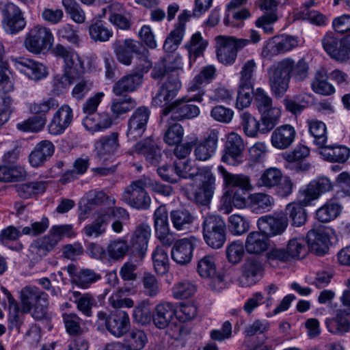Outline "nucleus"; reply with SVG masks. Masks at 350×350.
<instances>
[{
    "instance_id": "79ce46f5",
    "label": "nucleus",
    "mask_w": 350,
    "mask_h": 350,
    "mask_svg": "<svg viewBox=\"0 0 350 350\" xmlns=\"http://www.w3.org/2000/svg\"><path fill=\"white\" fill-rule=\"evenodd\" d=\"M240 124L245 135L250 137H255L258 133H267L264 132L263 122L260 126V121L248 112H243L240 115Z\"/></svg>"
},
{
    "instance_id": "3c124183",
    "label": "nucleus",
    "mask_w": 350,
    "mask_h": 350,
    "mask_svg": "<svg viewBox=\"0 0 350 350\" xmlns=\"http://www.w3.org/2000/svg\"><path fill=\"white\" fill-rule=\"evenodd\" d=\"M137 103L135 100L127 94L122 97L113 98L111 103V111L116 118L134 109Z\"/></svg>"
},
{
    "instance_id": "423d86ee",
    "label": "nucleus",
    "mask_w": 350,
    "mask_h": 350,
    "mask_svg": "<svg viewBox=\"0 0 350 350\" xmlns=\"http://www.w3.org/2000/svg\"><path fill=\"white\" fill-rule=\"evenodd\" d=\"M96 317V323L101 326L105 325L107 330L117 338L124 336L130 327L129 316L124 310H117L109 314L104 311H99Z\"/></svg>"
},
{
    "instance_id": "0eeeda50",
    "label": "nucleus",
    "mask_w": 350,
    "mask_h": 350,
    "mask_svg": "<svg viewBox=\"0 0 350 350\" xmlns=\"http://www.w3.org/2000/svg\"><path fill=\"white\" fill-rule=\"evenodd\" d=\"M307 254V242L303 237L291 239L286 248L272 247L267 253L269 260H278L286 262L299 259Z\"/></svg>"
},
{
    "instance_id": "2f4dec72",
    "label": "nucleus",
    "mask_w": 350,
    "mask_h": 350,
    "mask_svg": "<svg viewBox=\"0 0 350 350\" xmlns=\"http://www.w3.org/2000/svg\"><path fill=\"white\" fill-rule=\"evenodd\" d=\"M142 83V76L137 72L130 73L122 77L112 88V92L116 96L135 91Z\"/></svg>"
},
{
    "instance_id": "aec40b11",
    "label": "nucleus",
    "mask_w": 350,
    "mask_h": 350,
    "mask_svg": "<svg viewBox=\"0 0 350 350\" xmlns=\"http://www.w3.org/2000/svg\"><path fill=\"white\" fill-rule=\"evenodd\" d=\"M198 242L199 239L193 236L176 241L171 250L172 260L181 265L188 264L191 260L193 251Z\"/></svg>"
},
{
    "instance_id": "4be33fe9",
    "label": "nucleus",
    "mask_w": 350,
    "mask_h": 350,
    "mask_svg": "<svg viewBox=\"0 0 350 350\" xmlns=\"http://www.w3.org/2000/svg\"><path fill=\"white\" fill-rule=\"evenodd\" d=\"M202 185L194 194L195 201L201 205L208 204L215 188V177L208 167H203L200 172Z\"/></svg>"
},
{
    "instance_id": "de8ad7c7",
    "label": "nucleus",
    "mask_w": 350,
    "mask_h": 350,
    "mask_svg": "<svg viewBox=\"0 0 350 350\" xmlns=\"http://www.w3.org/2000/svg\"><path fill=\"white\" fill-rule=\"evenodd\" d=\"M148 342L146 333L138 329H133L124 339L125 350H142Z\"/></svg>"
},
{
    "instance_id": "5701e85b",
    "label": "nucleus",
    "mask_w": 350,
    "mask_h": 350,
    "mask_svg": "<svg viewBox=\"0 0 350 350\" xmlns=\"http://www.w3.org/2000/svg\"><path fill=\"white\" fill-rule=\"evenodd\" d=\"M73 111L68 105H62L53 114L48 124V131L53 135L64 133L73 120Z\"/></svg>"
},
{
    "instance_id": "a878e982",
    "label": "nucleus",
    "mask_w": 350,
    "mask_h": 350,
    "mask_svg": "<svg viewBox=\"0 0 350 350\" xmlns=\"http://www.w3.org/2000/svg\"><path fill=\"white\" fill-rule=\"evenodd\" d=\"M119 146L118 133L102 137L94 144L97 159L102 162L107 161V157L114 154Z\"/></svg>"
},
{
    "instance_id": "69168bd1",
    "label": "nucleus",
    "mask_w": 350,
    "mask_h": 350,
    "mask_svg": "<svg viewBox=\"0 0 350 350\" xmlns=\"http://www.w3.org/2000/svg\"><path fill=\"white\" fill-rule=\"evenodd\" d=\"M154 268L159 275H164L169 270V258L166 252L157 247L152 254Z\"/></svg>"
},
{
    "instance_id": "473e14b6",
    "label": "nucleus",
    "mask_w": 350,
    "mask_h": 350,
    "mask_svg": "<svg viewBox=\"0 0 350 350\" xmlns=\"http://www.w3.org/2000/svg\"><path fill=\"white\" fill-rule=\"evenodd\" d=\"M55 146L49 140H43L38 143L29 156V161L34 167L42 165L53 154Z\"/></svg>"
},
{
    "instance_id": "6ab92c4d",
    "label": "nucleus",
    "mask_w": 350,
    "mask_h": 350,
    "mask_svg": "<svg viewBox=\"0 0 350 350\" xmlns=\"http://www.w3.org/2000/svg\"><path fill=\"white\" fill-rule=\"evenodd\" d=\"M154 225L158 239L163 245L170 246L174 242L175 238L170 231L168 214L165 206H160L155 210Z\"/></svg>"
},
{
    "instance_id": "a211bd4d",
    "label": "nucleus",
    "mask_w": 350,
    "mask_h": 350,
    "mask_svg": "<svg viewBox=\"0 0 350 350\" xmlns=\"http://www.w3.org/2000/svg\"><path fill=\"white\" fill-rule=\"evenodd\" d=\"M321 43L326 53L335 61L344 63L348 61L344 38H338L334 33L327 32L322 38Z\"/></svg>"
},
{
    "instance_id": "13d9d810",
    "label": "nucleus",
    "mask_w": 350,
    "mask_h": 350,
    "mask_svg": "<svg viewBox=\"0 0 350 350\" xmlns=\"http://www.w3.org/2000/svg\"><path fill=\"white\" fill-rule=\"evenodd\" d=\"M101 279V275L93 269H83L75 277V284L82 288H88Z\"/></svg>"
},
{
    "instance_id": "4d7b16f0",
    "label": "nucleus",
    "mask_w": 350,
    "mask_h": 350,
    "mask_svg": "<svg viewBox=\"0 0 350 350\" xmlns=\"http://www.w3.org/2000/svg\"><path fill=\"white\" fill-rule=\"evenodd\" d=\"M62 320L66 332L71 336L81 335L83 333V320L75 313H63Z\"/></svg>"
},
{
    "instance_id": "c9c22d12",
    "label": "nucleus",
    "mask_w": 350,
    "mask_h": 350,
    "mask_svg": "<svg viewBox=\"0 0 350 350\" xmlns=\"http://www.w3.org/2000/svg\"><path fill=\"white\" fill-rule=\"evenodd\" d=\"M267 237L261 231H253L247 236L245 247L249 254H260L268 247Z\"/></svg>"
},
{
    "instance_id": "8fccbe9b",
    "label": "nucleus",
    "mask_w": 350,
    "mask_h": 350,
    "mask_svg": "<svg viewBox=\"0 0 350 350\" xmlns=\"http://www.w3.org/2000/svg\"><path fill=\"white\" fill-rule=\"evenodd\" d=\"M257 64L254 59L246 61L240 71L239 83L242 87L253 88L256 81Z\"/></svg>"
},
{
    "instance_id": "f3484780",
    "label": "nucleus",
    "mask_w": 350,
    "mask_h": 350,
    "mask_svg": "<svg viewBox=\"0 0 350 350\" xmlns=\"http://www.w3.org/2000/svg\"><path fill=\"white\" fill-rule=\"evenodd\" d=\"M244 148L245 144L241 136L236 133H230L227 137L221 161L230 165H238L243 161Z\"/></svg>"
},
{
    "instance_id": "2eb2a0df",
    "label": "nucleus",
    "mask_w": 350,
    "mask_h": 350,
    "mask_svg": "<svg viewBox=\"0 0 350 350\" xmlns=\"http://www.w3.org/2000/svg\"><path fill=\"white\" fill-rule=\"evenodd\" d=\"M150 111L146 107H139L134 111L128 120L126 136L130 141L140 138L146 130Z\"/></svg>"
},
{
    "instance_id": "338daca9",
    "label": "nucleus",
    "mask_w": 350,
    "mask_h": 350,
    "mask_svg": "<svg viewBox=\"0 0 350 350\" xmlns=\"http://www.w3.org/2000/svg\"><path fill=\"white\" fill-rule=\"evenodd\" d=\"M142 292L150 297L157 296L161 291V286L157 278L150 273H145L142 279Z\"/></svg>"
},
{
    "instance_id": "20e7f679",
    "label": "nucleus",
    "mask_w": 350,
    "mask_h": 350,
    "mask_svg": "<svg viewBox=\"0 0 350 350\" xmlns=\"http://www.w3.org/2000/svg\"><path fill=\"white\" fill-rule=\"evenodd\" d=\"M150 184L148 177H142L131 182L122 195L123 200L133 208L147 210L151 204V198L146 189Z\"/></svg>"
},
{
    "instance_id": "c03bdc74",
    "label": "nucleus",
    "mask_w": 350,
    "mask_h": 350,
    "mask_svg": "<svg viewBox=\"0 0 350 350\" xmlns=\"http://www.w3.org/2000/svg\"><path fill=\"white\" fill-rule=\"evenodd\" d=\"M248 199L253 211L257 213L269 211L274 204V199L271 196L264 193L251 194Z\"/></svg>"
},
{
    "instance_id": "c756f323",
    "label": "nucleus",
    "mask_w": 350,
    "mask_h": 350,
    "mask_svg": "<svg viewBox=\"0 0 350 350\" xmlns=\"http://www.w3.org/2000/svg\"><path fill=\"white\" fill-rule=\"evenodd\" d=\"M342 206L338 198L328 199L315 213L316 219L322 223H328L336 219L341 213Z\"/></svg>"
},
{
    "instance_id": "6e6552de",
    "label": "nucleus",
    "mask_w": 350,
    "mask_h": 350,
    "mask_svg": "<svg viewBox=\"0 0 350 350\" xmlns=\"http://www.w3.org/2000/svg\"><path fill=\"white\" fill-rule=\"evenodd\" d=\"M2 19L1 25L4 31L14 35L23 31L27 25L24 12L12 2H6L0 8Z\"/></svg>"
},
{
    "instance_id": "e433bc0d",
    "label": "nucleus",
    "mask_w": 350,
    "mask_h": 350,
    "mask_svg": "<svg viewBox=\"0 0 350 350\" xmlns=\"http://www.w3.org/2000/svg\"><path fill=\"white\" fill-rule=\"evenodd\" d=\"M170 218L173 226L179 231H189L196 219L194 215L185 208L171 211Z\"/></svg>"
},
{
    "instance_id": "f257e3e1",
    "label": "nucleus",
    "mask_w": 350,
    "mask_h": 350,
    "mask_svg": "<svg viewBox=\"0 0 350 350\" xmlns=\"http://www.w3.org/2000/svg\"><path fill=\"white\" fill-rule=\"evenodd\" d=\"M21 310L24 313L31 312L36 320L46 317L49 300L48 295L34 286L24 287L20 295Z\"/></svg>"
},
{
    "instance_id": "9b49d317",
    "label": "nucleus",
    "mask_w": 350,
    "mask_h": 350,
    "mask_svg": "<svg viewBox=\"0 0 350 350\" xmlns=\"http://www.w3.org/2000/svg\"><path fill=\"white\" fill-rule=\"evenodd\" d=\"M290 75L282 60L274 63L268 69V82L272 94L282 98L289 88Z\"/></svg>"
},
{
    "instance_id": "b1692460",
    "label": "nucleus",
    "mask_w": 350,
    "mask_h": 350,
    "mask_svg": "<svg viewBox=\"0 0 350 350\" xmlns=\"http://www.w3.org/2000/svg\"><path fill=\"white\" fill-rule=\"evenodd\" d=\"M135 151L145 157L146 162L153 166H157L162 154L157 143L151 138H147L137 142L135 146Z\"/></svg>"
},
{
    "instance_id": "864d4df0",
    "label": "nucleus",
    "mask_w": 350,
    "mask_h": 350,
    "mask_svg": "<svg viewBox=\"0 0 350 350\" xmlns=\"http://www.w3.org/2000/svg\"><path fill=\"white\" fill-rule=\"evenodd\" d=\"M310 134L314 137V143L319 148H324L327 141L325 124L317 120L307 122Z\"/></svg>"
},
{
    "instance_id": "cd10ccee",
    "label": "nucleus",
    "mask_w": 350,
    "mask_h": 350,
    "mask_svg": "<svg viewBox=\"0 0 350 350\" xmlns=\"http://www.w3.org/2000/svg\"><path fill=\"white\" fill-rule=\"evenodd\" d=\"M288 225L287 220L282 217H274L271 215H265L260 217L257 226L260 231L267 237H272L282 234Z\"/></svg>"
},
{
    "instance_id": "393cba45",
    "label": "nucleus",
    "mask_w": 350,
    "mask_h": 350,
    "mask_svg": "<svg viewBox=\"0 0 350 350\" xmlns=\"http://www.w3.org/2000/svg\"><path fill=\"white\" fill-rule=\"evenodd\" d=\"M296 131L290 124H284L276 128L271 135V145L278 150L289 148L295 139Z\"/></svg>"
},
{
    "instance_id": "7ed1b4c3",
    "label": "nucleus",
    "mask_w": 350,
    "mask_h": 350,
    "mask_svg": "<svg viewBox=\"0 0 350 350\" xmlns=\"http://www.w3.org/2000/svg\"><path fill=\"white\" fill-rule=\"evenodd\" d=\"M254 103L259 113L260 120L263 122L264 132H270L278 124L281 111L276 107H273L272 98L260 88L254 92Z\"/></svg>"
},
{
    "instance_id": "680f3d73",
    "label": "nucleus",
    "mask_w": 350,
    "mask_h": 350,
    "mask_svg": "<svg viewBox=\"0 0 350 350\" xmlns=\"http://www.w3.org/2000/svg\"><path fill=\"white\" fill-rule=\"evenodd\" d=\"M62 4L74 22L82 24L85 21V13L76 0H62Z\"/></svg>"
},
{
    "instance_id": "ddd939ff",
    "label": "nucleus",
    "mask_w": 350,
    "mask_h": 350,
    "mask_svg": "<svg viewBox=\"0 0 350 350\" xmlns=\"http://www.w3.org/2000/svg\"><path fill=\"white\" fill-rule=\"evenodd\" d=\"M74 236L72 225H57L52 226L48 233L35 241L49 254L55 250L59 242L64 237Z\"/></svg>"
},
{
    "instance_id": "37998d69",
    "label": "nucleus",
    "mask_w": 350,
    "mask_h": 350,
    "mask_svg": "<svg viewBox=\"0 0 350 350\" xmlns=\"http://www.w3.org/2000/svg\"><path fill=\"white\" fill-rule=\"evenodd\" d=\"M321 154L324 159L330 162L344 163L350 156V150L343 146H329L325 145L321 148Z\"/></svg>"
},
{
    "instance_id": "dca6fc26",
    "label": "nucleus",
    "mask_w": 350,
    "mask_h": 350,
    "mask_svg": "<svg viewBox=\"0 0 350 350\" xmlns=\"http://www.w3.org/2000/svg\"><path fill=\"white\" fill-rule=\"evenodd\" d=\"M219 137V133L217 129H211L203 139H198L193 146L195 159L200 161H206L211 159L217 149Z\"/></svg>"
},
{
    "instance_id": "f8f14e48",
    "label": "nucleus",
    "mask_w": 350,
    "mask_h": 350,
    "mask_svg": "<svg viewBox=\"0 0 350 350\" xmlns=\"http://www.w3.org/2000/svg\"><path fill=\"white\" fill-rule=\"evenodd\" d=\"M193 100L191 97L185 96L177 99L162 109L161 113L167 116L171 113V118L174 120L181 121L192 119L198 117L200 113V108L191 103Z\"/></svg>"
},
{
    "instance_id": "412c9836",
    "label": "nucleus",
    "mask_w": 350,
    "mask_h": 350,
    "mask_svg": "<svg viewBox=\"0 0 350 350\" xmlns=\"http://www.w3.org/2000/svg\"><path fill=\"white\" fill-rule=\"evenodd\" d=\"M113 52L118 61L126 66L131 65L133 54H138L142 44L137 40L131 38L116 40L112 45Z\"/></svg>"
},
{
    "instance_id": "4468645a",
    "label": "nucleus",
    "mask_w": 350,
    "mask_h": 350,
    "mask_svg": "<svg viewBox=\"0 0 350 350\" xmlns=\"http://www.w3.org/2000/svg\"><path fill=\"white\" fill-rule=\"evenodd\" d=\"M10 62L19 72L29 79L39 81L48 75L46 67L42 63L23 57H11Z\"/></svg>"
},
{
    "instance_id": "72a5a7b5",
    "label": "nucleus",
    "mask_w": 350,
    "mask_h": 350,
    "mask_svg": "<svg viewBox=\"0 0 350 350\" xmlns=\"http://www.w3.org/2000/svg\"><path fill=\"white\" fill-rule=\"evenodd\" d=\"M290 77L295 81H303L309 74V64L305 59L301 58L295 62L291 58H284L282 59Z\"/></svg>"
},
{
    "instance_id": "4c0bfd02",
    "label": "nucleus",
    "mask_w": 350,
    "mask_h": 350,
    "mask_svg": "<svg viewBox=\"0 0 350 350\" xmlns=\"http://www.w3.org/2000/svg\"><path fill=\"white\" fill-rule=\"evenodd\" d=\"M109 219L110 215L108 211H98L95 220L92 224L86 225L83 228L84 234L89 237H99L105 232Z\"/></svg>"
},
{
    "instance_id": "ea45409f",
    "label": "nucleus",
    "mask_w": 350,
    "mask_h": 350,
    "mask_svg": "<svg viewBox=\"0 0 350 350\" xmlns=\"http://www.w3.org/2000/svg\"><path fill=\"white\" fill-rule=\"evenodd\" d=\"M218 172L221 175L224 184L229 187H238L239 189H250L251 185L248 176L243 174H234L228 172L224 166L217 167Z\"/></svg>"
},
{
    "instance_id": "a18cd8bd",
    "label": "nucleus",
    "mask_w": 350,
    "mask_h": 350,
    "mask_svg": "<svg viewBox=\"0 0 350 350\" xmlns=\"http://www.w3.org/2000/svg\"><path fill=\"white\" fill-rule=\"evenodd\" d=\"M109 21L113 25L123 30L129 29L131 25L130 18L126 14L124 8L118 3L111 5Z\"/></svg>"
},
{
    "instance_id": "7c9ffc66",
    "label": "nucleus",
    "mask_w": 350,
    "mask_h": 350,
    "mask_svg": "<svg viewBox=\"0 0 350 350\" xmlns=\"http://www.w3.org/2000/svg\"><path fill=\"white\" fill-rule=\"evenodd\" d=\"M150 236V226L147 224H139L136 228L131 239L132 248L139 253V255L144 256L148 249Z\"/></svg>"
},
{
    "instance_id": "e2e57ef3",
    "label": "nucleus",
    "mask_w": 350,
    "mask_h": 350,
    "mask_svg": "<svg viewBox=\"0 0 350 350\" xmlns=\"http://www.w3.org/2000/svg\"><path fill=\"white\" fill-rule=\"evenodd\" d=\"M304 206L299 202H293L287 205L286 214L291 219L293 226H301L306 221L307 214Z\"/></svg>"
},
{
    "instance_id": "39448f33",
    "label": "nucleus",
    "mask_w": 350,
    "mask_h": 350,
    "mask_svg": "<svg viewBox=\"0 0 350 350\" xmlns=\"http://www.w3.org/2000/svg\"><path fill=\"white\" fill-rule=\"evenodd\" d=\"M215 40L217 58L226 66L232 65L236 61L238 51L250 42L249 40L225 36H217Z\"/></svg>"
},
{
    "instance_id": "f704fd0d",
    "label": "nucleus",
    "mask_w": 350,
    "mask_h": 350,
    "mask_svg": "<svg viewBox=\"0 0 350 350\" xmlns=\"http://www.w3.org/2000/svg\"><path fill=\"white\" fill-rule=\"evenodd\" d=\"M328 73L324 68L317 70L311 82L312 91L323 96H330L334 94L335 88L328 81Z\"/></svg>"
},
{
    "instance_id": "603ef678",
    "label": "nucleus",
    "mask_w": 350,
    "mask_h": 350,
    "mask_svg": "<svg viewBox=\"0 0 350 350\" xmlns=\"http://www.w3.org/2000/svg\"><path fill=\"white\" fill-rule=\"evenodd\" d=\"M282 179V172L276 167H269L265 170L256 182L258 187L271 189L278 186Z\"/></svg>"
},
{
    "instance_id": "0e129e2a",
    "label": "nucleus",
    "mask_w": 350,
    "mask_h": 350,
    "mask_svg": "<svg viewBox=\"0 0 350 350\" xmlns=\"http://www.w3.org/2000/svg\"><path fill=\"white\" fill-rule=\"evenodd\" d=\"M326 325L329 332L334 334L342 335L350 331L349 320L338 314L335 318L327 319Z\"/></svg>"
},
{
    "instance_id": "6e6d98bb",
    "label": "nucleus",
    "mask_w": 350,
    "mask_h": 350,
    "mask_svg": "<svg viewBox=\"0 0 350 350\" xmlns=\"http://www.w3.org/2000/svg\"><path fill=\"white\" fill-rule=\"evenodd\" d=\"M129 249L127 241L118 238L109 241L107 246V253L111 259L118 260L124 258Z\"/></svg>"
},
{
    "instance_id": "774afa93",
    "label": "nucleus",
    "mask_w": 350,
    "mask_h": 350,
    "mask_svg": "<svg viewBox=\"0 0 350 350\" xmlns=\"http://www.w3.org/2000/svg\"><path fill=\"white\" fill-rule=\"evenodd\" d=\"M197 271L202 278H213L216 274V265L214 257L211 255L202 257L198 262Z\"/></svg>"
},
{
    "instance_id": "a19ab883",
    "label": "nucleus",
    "mask_w": 350,
    "mask_h": 350,
    "mask_svg": "<svg viewBox=\"0 0 350 350\" xmlns=\"http://www.w3.org/2000/svg\"><path fill=\"white\" fill-rule=\"evenodd\" d=\"M208 46V41L204 40L200 32L193 33L186 44L185 48L189 52L190 64L195 62L197 57L203 55Z\"/></svg>"
},
{
    "instance_id": "f03ea898",
    "label": "nucleus",
    "mask_w": 350,
    "mask_h": 350,
    "mask_svg": "<svg viewBox=\"0 0 350 350\" xmlns=\"http://www.w3.org/2000/svg\"><path fill=\"white\" fill-rule=\"evenodd\" d=\"M202 234L205 243L213 249L221 248L226 241V226L224 219L218 215L204 217Z\"/></svg>"
},
{
    "instance_id": "052dcab7",
    "label": "nucleus",
    "mask_w": 350,
    "mask_h": 350,
    "mask_svg": "<svg viewBox=\"0 0 350 350\" xmlns=\"http://www.w3.org/2000/svg\"><path fill=\"white\" fill-rule=\"evenodd\" d=\"M56 36L59 41H67L75 46L79 47L81 39L78 34V30L70 24H65L59 27Z\"/></svg>"
},
{
    "instance_id": "bf43d9fd",
    "label": "nucleus",
    "mask_w": 350,
    "mask_h": 350,
    "mask_svg": "<svg viewBox=\"0 0 350 350\" xmlns=\"http://www.w3.org/2000/svg\"><path fill=\"white\" fill-rule=\"evenodd\" d=\"M46 123V117L34 116L17 123L16 127L23 132L38 133L44 128Z\"/></svg>"
},
{
    "instance_id": "c85d7f7f",
    "label": "nucleus",
    "mask_w": 350,
    "mask_h": 350,
    "mask_svg": "<svg viewBox=\"0 0 350 350\" xmlns=\"http://www.w3.org/2000/svg\"><path fill=\"white\" fill-rule=\"evenodd\" d=\"M176 306L170 302H162L157 304L152 312V321L159 329L165 328L176 314Z\"/></svg>"
},
{
    "instance_id": "bb28decb",
    "label": "nucleus",
    "mask_w": 350,
    "mask_h": 350,
    "mask_svg": "<svg viewBox=\"0 0 350 350\" xmlns=\"http://www.w3.org/2000/svg\"><path fill=\"white\" fill-rule=\"evenodd\" d=\"M326 230L325 227L319 225V229H312L307 234V244L319 256L325 254L328 250L329 237Z\"/></svg>"
},
{
    "instance_id": "09e8293b",
    "label": "nucleus",
    "mask_w": 350,
    "mask_h": 350,
    "mask_svg": "<svg viewBox=\"0 0 350 350\" xmlns=\"http://www.w3.org/2000/svg\"><path fill=\"white\" fill-rule=\"evenodd\" d=\"M58 106L59 102L56 98L49 97L38 102L29 103L28 110L31 114L46 117L51 110L57 108Z\"/></svg>"
},
{
    "instance_id": "49530a36",
    "label": "nucleus",
    "mask_w": 350,
    "mask_h": 350,
    "mask_svg": "<svg viewBox=\"0 0 350 350\" xmlns=\"http://www.w3.org/2000/svg\"><path fill=\"white\" fill-rule=\"evenodd\" d=\"M89 34L95 42H104L113 36V31L109 29L106 23L101 20H96L89 27Z\"/></svg>"
},
{
    "instance_id": "9d476101",
    "label": "nucleus",
    "mask_w": 350,
    "mask_h": 350,
    "mask_svg": "<svg viewBox=\"0 0 350 350\" xmlns=\"http://www.w3.org/2000/svg\"><path fill=\"white\" fill-rule=\"evenodd\" d=\"M53 40V35L49 28L38 25L27 33L24 46L29 52L39 54L51 46Z\"/></svg>"
},
{
    "instance_id": "5fc2aeb1",
    "label": "nucleus",
    "mask_w": 350,
    "mask_h": 350,
    "mask_svg": "<svg viewBox=\"0 0 350 350\" xmlns=\"http://www.w3.org/2000/svg\"><path fill=\"white\" fill-rule=\"evenodd\" d=\"M25 168L21 165H0V181L15 182L23 180L26 177Z\"/></svg>"
},
{
    "instance_id": "1a4fd4ad",
    "label": "nucleus",
    "mask_w": 350,
    "mask_h": 350,
    "mask_svg": "<svg viewBox=\"0 0 350 350\" xmlns=\"http://www.w3.org/2000/svg\"><path fill=\"white\" fill-rule=\"evenodd\" d=\"M63 70L64 74L56 77L54 81V85L60 92L67 89L76 79L84 73V62L76 52L65 64H63Z\"/></svg>"
},
{
    "instance_id": "58836bf2",
    "label": "nucleus",
    "mask_w": 350,
    "mask_h": 350,
    "mask_svg": "<svg viewBox=\"0 0 350 350\" xmlns=\"http://www.w3.org/2000/svg\"><path fill=\"white\" fill-rule=\"evenodd\" d=\"M70 299L73 301L79 311L87 317L92 316V308L96 305L94 297L89 293L72 291Z\"/></svg>"
}]
</instances>
